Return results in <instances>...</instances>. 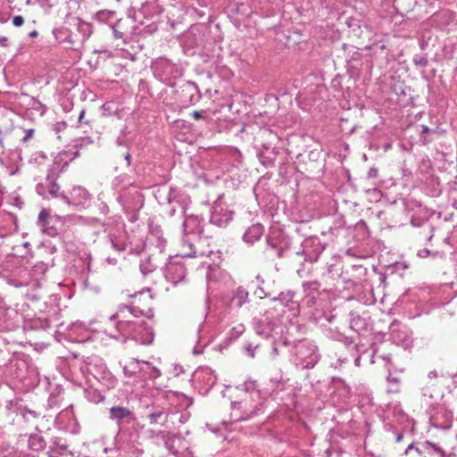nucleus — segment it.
<instances>
[{
  "label": "nucleus",
  "mask_w": 457,
  "mask_h": 457,
  "mask_svg": "<svg viewBox=\"0 0 457 457\" xmlns=\"http://www.w3.org/2000/svg\"><path fill=\"white\" fill-rule=\"evenodd\" d=\"M112 245L114 249L117 251H124L125 250V244L119 240L118 238H111Z\"/></svg>",
  "instance_id": "nucleus-32"
},
{
  "label": "nucleus",
  "mask_w": 457,
  "mask_h": 457,
  "mask_svg": "<svg viewBox=\"0 0 457 457\" xmlns=\"http://www.w3.org/2000/svg\"><path fill=\"white\" fill-rule=\"evenodd\" d=\"M283 344H284L285 345H288V341H287V340H285V341L283 342Z\"/></svg>",
  "instance_id": "nucleus-58"
},
{
  "label": "nucleus",
  "mask_w": 457,
  "mask_h": 457,
  "mask_svg": "<svg viewBox=\"0 0 457 457\" xmlns=\"http://www.w3.org/2000/svg\"><path fill=\"white\" fill-rule=\"evenodd\" d=\"M356 322H357V321H356L355 320H352V322H351L352 327H353V326L356 324Z\"/></svg>",
  "instance_id": "nucleus-56"
},
{
  "label": "nucleus",
  "mask_w": 457,
  "mask_h": 457,
  "mask_svg": "<svg viewBox=\"0 0 457 457\" xmlns=\"http://www.w3.org/2000/svg\"><path fill=\"white\" fill-rule=\"evenodd\" d=\"M249 301V292L244 287H237L231 291L227 303L230 309H239Z\"/></svg>",
  "instance_id": "nucleus-11"
},
{
  "label": "nucleus",
  "mask_w": 457,
  "mask_h": 457,
  "mask_svg": "<svg viewBox=\"0 0 457 457\" xmlns=\"http://www.w3.org/2000/svg\"><path fill=\"white\" fill-rule=\"evenodd\" d=\"M78 29H79V31L83 33V36L81 38L82 42H85L92 33L90 24L87 22H85V21H79L78 23Z\"/></svg>",
  "instance_id": "nucleus-24"
},
{
  "label": "nucleus",
  "mask_w": 457,
  "mask_h": 457,
  "mask_svg": "<svg viewBox=\"0 0 457 457\" xmlns=\"http://www.w3.org/2000/svg\"><path fill=\"white\" fill-rule=\"evenodd\" d=\"M21 413L23 418L26 420L29 419V415L32 416L35 419L38 418V413H37L35 411L24 409Z\"/></svg>",
  "instance_id": "nucleus-34"
},
{
  "label": "nucleus",
  "mask_w": 457,
  "mask_h": 457,
  "mask_svg": "<svg viewBox=\"0 0 457 457\" xmlns=\"http://www.w3.org/2000/svg\"><path fill=\"white\" fill-rule=\"evenodd\" d=\"M181 208H182V212L185 216V220L183 222L184 235L186 237H188L189 235L202 234L203 233V226H202L203 220L196 215H192V214L187 215L186 214V210H187L186 204H183L181 206Z\"/></svg>",
  "instance_id": "nucleus-9"
},
{
  "label": "nucleus",
  "mask_w": 457,
  "mask_h": 457,
  "mask_svg": "<svg viewBox=\"0 0 457 457\" xmlns=\"http://www.w3.org/2000/svg\"><path fill=\"white\" fill-rule=\"evenodd\" d=\"M71 195L77 204H82L89 198L88 192L81 187H74Z\"/></svg>",
  "instance_id": "nucleus-21"
},
{
  "label": "nucleus",
  "mask_w": 457,
  "mask_h": 457,
  "mask_svg": "<svg viewBox=\"0 0 457 457\" xmlns=\"http://www.w3.org/2000/svg\"><path fill=\"white\" fill-rule=\"evenodd\" d=\"M119 203L122 205L123 210L131 214L130 220H137V212L143 207L144 197L140 191L133 185L123 188L118 196Z\"/></svg>",
  "instance_id": "nucleus-3"
},
{
  "label": "nucleus",
  "mask_w": 457,
  "mask_h": 457,
  "mask_svg": "<svg viewBox=\"0 0 457 457\" xmlns=\"http://www.w3.org/2000/svg\"><path fill=\"white\" fill-rule=\"evenodd\" d=\"M126 314L128 315V319H134L133 316H131L130 312H127Z\"/></svg>",
  "instance_id": "nucleus-55"
},
{
  "label": "nucleus",
  "mask_w": 457,
  "mask_h": 457,
  "mask_svg": "<svg viewBox=\"0 0 457 457\" xmlns=\"http://www.w3.org/2000/svg\"><path fill=\"white\" fill-rule=\"evenodd\" d=\"M187 274V270L183 263L170 260L165 268V277L167 280L174 285L182 281Z\"/></svg>",
  "instance_id": "nucleus-10"
},
{
  "label": "nucleus",
  "mask_w": 457,
  "mask_h": 457,
  "mask_svg": "<svg viewBox=\"0 0 457 457\" xmlns=\"http://www.w3.org/2000/svg\"><path fill=\"white\" fill-rule=\"evenodd\" d=\"M174 372L176 375H179V373H182L183 372V368L179 365H175L174 366Z\"/></svg>",
  "instance_id": "nucleus-46"
},
{
  "label": "nucleus",
  "mask_w": 457,
  "mask_h": 457,
  "mask_svg": "<svg viewBox=\"0 0 457 457\" xmlns=\"http://www.w3.org/2000/svg\"><path fill=\"white\" fill-rule=\"evenodd\" d=\"M431 252L428 248L421 249L418 252V256L421 258H426L430 255Z\"/></svg>",
  "instance_id": "nucleus-37"
},
{
  "label": "nucleus",
  "mask_w": 457,
  "mask_h": 457,
  "mask_svg": "<svg viewBox=\"0 0 457 457\" xmlns=\"http://www.w3.org/2000/svg\"><path fill=\"white\" fill-rule=\"evenodd\" d=\"M57 167L55 164H53L51 168H49L48 172L46 177V180L44 182H40L37 185L36 190L37 193L43 197H54V198H62L66 203H70L69 198L64 195L62 193H60V186L56 183L57 179Z\"/></svg>",
  "instance_id": "nucleus-4"
},
{
  "label": "nucleus",
  "mask_w": 457,
  "mask_h": 457,
  "mask_svg": "<svg viewBox=\"0 0 457 457\" xmlns=\"http://www.w3.org/2000/svg\"><path fill=\"white\" fill-rule=\"evenodd\" d=\"M436 377H437V373L436 370L430 371L428 373V378H436Z\"/></svg>",
  "instance_id": "nucleus-50"
},
{
  "label": "nucleus",
  "mask_w": 457,
  "mask_h": 457,
  "mask_svg": "<svg viewBox=\"0 0 457 457\" xmlns=\"http://www.w3.org/2000/svg\"><path fill=\"white\" fill-rule=\"evenodd\" d=\"M235 418L234 420L237 421V420H245L249 417V414L247 413L245 416H237L236 414H234Z\"/></svg>",
  "instance_id": "nucleus-48"
},
{
  "label": "nucleus",
  "mask_w": 457,
  "mask_h": 457,
  "mask_svg": "<svg viewBox=\"0 0 457 457\" xmlns=\"http://www.w3.org/2000/svg\"><path fill=\"white\" fill-rule=\"evenodd\" d=\"M0 46L3 47L8 46V38L6 37H0Z\"/></svg>",
  "instance_id": "nucleus-45"
},
{
  "label": "nucleus",
  "mask_w": 457,
  "mask_h": 457,
  "mask_svg": "<svg viewBox=\"0 0 457 457\" xmlns=\"http://www.w3.org/2000/svg\"><path fill=\"white\" fill-rule=\"evenodd\" d=\"M412 452L420 457H444L445 452L437 445L429 443L410 444L406 448L404 454L409 455Z\"/></svg>",
  "instance_id": "nucleus-7"
},
{
  "label": "nucleus",
  "mask_w": 457,
  "mask_h": 457,
  "mask_svg": "<svg viewBox=\"0 0 457 457\" xmlns=\"http://www.w3.org/2000/svg\"><path fill=\"white\" fill-rule=\"evenodd\" d=\"M263 234V227L257 223L249 227L243 236V239L248 244L258 241Z\"/></svg>",
  "instance_id": "nucleus-14"
},
{
  "label": "nucleus",
  "mask_w": 457,
  "mask_h": 457,
  "mask_svg": "<svg viewBox=\"0 0 457 457\" xmlns=\"http://www.w3.org/2000/svg\"><path fill=\"white\" fill-rule=\"evenodd\" d=\"M183 91H187L188 93H191V96H190V102H192V98H193V92H197V87L195 83L193 82H187V84L184 86V88H183Z\"/></svg>",
  "instance_id": "nucleus-31"
},
{
  "label": "nucleus",
  "mask_w": 457,
  "mask_h": 457,
  "mask_svg": "<svg viewBox=\"0 0 457 457\" xmlns=\"http://www.w3.org/2000/svg\"><path fill=\"white\" fill-rule=\"evenodd\" d=\"M295 296V293L294 291L288 290L287 292H281L278 296L274 297L273 301L280 302L285 307L294 310L298 307L296 302L294 301Z\"/></svg>",
  "instance_id": "nucleus-16"
},
{
  "label": "nucleus",
  "mask_w": 457,
  "mask_h": 457,
  "mask_svg": "<svg viewBox=\"0 0 457 457\" xmlns=\"http://www.w3.org/2000/svg\"><path fill=\"white\" fill-rule=\"evenodd\" d=\"M159 436L162 437V439L164 442L165 447L170 451L173 452V443L174 438L171 435L165 433V432H160Z\"/></svg>",
  "instance_id": "nucleus-27"
},
{
  "label": "nucleus",
  "mask_w": 457,
  "mask_h": 457,
  "mask_svg": "<svg viewBox=\"0 0 457 457\" xmlns=\"http://www.w3.org/2000/svg\"><path fill=\"white\" fill-rule=\"evenodd\" d=\"M66 41H67V42H69V43H70V44H71V45H73V44H74V40H73V38L71 37V36L67 37Z\"/></svg>",
  "instance_id": "nucleus-53"
},
{
  "label": "nucleus",
  "mask_w": 457,
  "mask_h": 457,
  "mask_svg": "<svg viewBox=\"0 0 457 457\" xmlns=\"http://www.w3.org/2000/svg\"><path fill=\"white\" fill-rule=\"evenodd\" d=\"M258 347V345L253 347L251 344H249L247 346H245V350L248 353L249 356H251L252 358L254 357V349H256Z\"/></svg>",
  "instance_id": "nucleus-38"
},
{
  "label": "nucleus",
  "mask_w": 457,
  "mask_h": 457,
  "mask_svg": "<svg viewBox=\"0 0 457 457\" xmlns=\"http://www.w3.org/2000/svg\"><path fill=\"white\" fill-rule=\"evenodd\" d=\"M231 405H232L233 410H236V409L239 410L240 408L243 407V405H245V403H244V402H233L231 403Z\"/></svg>",
  "instance_id": "nucleus-44"
},
{
  "label": "nucleus",
  "mask_w": 457,
  "mask_h": 457,
  "mask_svg": "<svg viewBox=\"0 0 457 457\" xmlns=\"http://www.w3.org/2000/svg\"><path fill=\"white\" fill-rule=\"evenodd\" d=\"M29 35L30 37H36L38 35V33L37 30H33V31L29 32Z\"/></svg>",
  "instance_id": "nucleus-52"
},
{
  "label": "nucleus",
  "mask_w": 457,
  "mask_h": 457,
  "mask_svg": "<svg viewBox=\"0 0 457 457\" xmlns=\"http://www.w3.org/2000/svg\"><path fill=\"white\" fill-rule=\"evenodd\" d=\"M84 115H85V110H81L79 112V115L78 121L80 124H82V123L88 124L89 123L88 120H84Z\"/></svg>",
  "instance_id": "nucleus-41"
},
{
  "label": "nucleus",
  "mask_w": 457,
  "mask_h": 457,
  "mask_svg": "<svg viewBox=\"0 0 457 457\" xmlns=\"http://www.w3.org/2000/svg\"><path fill=\"white\" fill-rule=\"evenodd\" d=\"M278 355V350L277 346L274 344L273 345V348H272V352H271V357L275 358Z\"/></svg>",
  "instance_id": "nucleus-47"
},
{
  "label": "nucleus",
  "mask_w": 457,
  "mask_h": 457,
  "mask_svg": "<svg viewBox=\"0 0 457 457\" xmlns=\"http://www.w3.org/2000/svg\"><path fill=\"white\" fill-rule=\"evenodd\" d=\"M271 391H281L283 389V382L282 377L280 375H277L274 378H270Z\"/></svg>",
  "instance_id": "nucleus-29"
},
{
  "label": "nucleus",
  "mask_w": 457,
  "mask_h": 457,
  "mask_svg": "<svg viewBox=\"0 0 457 457\" xmlns=\"http://www.w3.org/2000/svg\"><path fill=\"white\" fill-rule=\"evenodd\" d=\"M28 445H29V447L32 451H37V452L44 450L46 445V441L43 438V436H41L37 434L30 435L29 441H28Z\"/></svg>",
  "instance_id": "nucleus-20"
},
{
  "label": "nucleus",
  "mask_w": 457,
  "mask_h": 457,
  "mask_svg": "<svg viewBox=\"0 0 457 457\" xmlns=\"http://www.w3.org/2000/svg\"><path fill=\"white\" fill-rule=\"evenodd\" d=\"M291 353L293 362L301 369H312L320 360L317 346L306 339L295 343Z\"/></svg>",
  "instance_id": "nucleus-2"
},
{
  "label": "nucleus",
  "mask_w": 457,
  "mask_h": 457,
  "mask_svg": "<svg viewBox=\"0 0 457 457\" xmlns=\"http://www.w3.org/2000/svg\"><path fill=\"white\" fill-rule=\"evenodd\" d=\"M24 23V19L22 16L21 15H17V16H14L12 18V24L15 26V27H21L22 26Z\"/></svg>",
  "instance_id": "nucleus-36"
},
{
  "label": "nucleus",
  "mask_w": 457,
  "mask_h": 457,
  "mask_svg": "<svg viewBox=\"0 0 457 457\" xmlns=\"http://www.w3.org/2000/svg\"><path fill=\"white\" fill-rule=\"evenodd\" d=\"M87 397L88 401L99 403L104 401V396L96 389H90L87 391Z\"/></svg>",
  "instance_id": "nucleus-25"
},
{
  "label": "nucleus",
  "mask_w": 457,
  "mask_h": 457,
  "mask_svg": "<svg viewBox=\"0 0 457 457\" xmlns=\"http://www.w3.org/2000/svg\"><path fill=\"white\" fill-rule=\"evenodd\" d=\"M125 160L127 161V164L129 165L131 162V155L129 154V153H127L125 154Z\"/></svg>",
  "instance_id": "nucleus-49"
},
{
  "label": "nucleus",
  "mask_w": 457,
  "mask_h": 457,
  "mask_svg": "<svg viewBox=\"0 0 457 457\" xmlns=\"http://www.w3.org/2000/svg\"><path fill=\"white\" fill-rule=\"evenodd\" d=\"M157 268V265L153 262V259L148 257L145 261L141 262L140 270L144 275H147L154 271Z\"/></svg>",
  "instance_id": "nucleus-23"
},
{
  "label": "nucleus",
  "mask_w": 457,
  "mask_h": 457,
  "mask_svg": "<svg viewBox=\"0 0 457 457\" xmlns=\"http://www.w3.org/2000/svg\"><path fill=\"white\" fill-rule=\"evenodd\" d=\"M392 381H393V382H395V383H398V381H399V380H398V378H393V379H392Z\"/></svg>",
  "instance_id": "nucleus-57"
},
{
  "label": "nucleus",
  "mask_w": 457,
  "mask_h": 457,
  "mask_svg": "<svg viewBox=\"0 0 457 457\" xmlns=\"http://www.w3.org/2000/svg\"><path fill=\"white\" fill-rule=\"evenodd\" d=\"M146 241L150 245H155L160 253L164 250L166 239L162 237V233L159 229L151 231L146 237Z\"/></svg>",
  "instance_id": "nucleus-17"
},
{
  "label": "nucleus",
  "mask_w": 457,
  "mask_h": 457,
  "mask_svg": "<svg viewBox=\"0 0 457 457\" xmlns=\"http://www.w3.org/2000/svg\"><path fill=\"white\" fill-rule=\"evenodd\" d=\"M305 295H312L318 293L320 287V283L318 280L305 281L302 285Z\"/></svg>",
  "instance_id": "nucleus-22"
},
{
  "label": "nucleus",
  "mask_w": 457,
  "mask_h": 457,
  "mask_svg": "<svg viewBox=\"0 0 457 457\" xmlns=\"http://www.w3.org/2000/svg\"><path fill=\"white\" fill-rule=\"evenodd\" d=\"M124 372L127 373L128 372V367H124Z\"/></svg>",
  "instance_id": "nucleus-59"
},
{
  "label": "nucleus",
  "mask_w": 457,
  "mask_h": 457,
  "mask_svg": "<svg viewBox=\"0 0 457 457\" xmlns=\"http://www.w3.org/2000/svg\"><path fill=\"white\" fill-rule=\"evenodd\" d=\"M21 129H0V154H4L6 150H12L18 139L26 143L30 140L35 133V129H29L22 132L24 135L21 137Z\"/></svg>",
  "instance_id": "nucleus-5"
},
{
  "label": "nucleus",
  "mask_w": 457,
  "mask_h": 457,
  "mask_svg": "<svg viewBox=\"0 0 457 457\" xmlns=\"http://www.w3.org/2000/svg\"><path fill=\"white\" fill-rule=\"evenodd\" d=\"M276 327V324L268 316H263L262 319L254 321L255 332L265 337L269 338Z\"/></svg>",
  "instance_id": "nucleus-13"
},
{
  "label": "nucleus",
  "mask_w": 457,
  "mask_h": 457,
  "mask_svg": "<svg viewBox=\"0 0 457 457\" xmlns=\"http://www.w3.org/2000/svg\"><path fill=\"white\" fill-rule=\"evenodd\" d=\"M144 315H145V311L136 306L120 307L119 311L110 317L111 320H118L115 323L117 335L112 337L122 336L141 345H151L154 342V334L153 328L141 319Z\"/></svg>",
  "instance_id": "nucleus-1"
},
{
  "label": "nucleus",
  "mask_w": 457,
  "mask_h": 457,
  "mask_svg": "<svg viewBox=\"0 0 457 457\" xmlns=\"http://www.w3.org/2000/svg\"><path fill=\"white\" fill-rule=\"evenodd\" d=\"M133 363H143L144 366L139 368V371L145 373V375H147L149 378L154 379L161 376V370L148 361L133 359L131 364Z\"/></svg>",
  "instance_id": "nucleus-15"
},
{
  "label": "nucleus",
  "mask_w": 457,
  "mask_h": 457,
  "mask_svg": "<svg viewBox=\"0 0 457 457\" xmlns=\"http://www.w3.org/2000/svg\"><path fill=\"white\" fill-rule=\"evenodd\" d=\"M403 434H398V435L396 436V441H397V442H400V441L403 439Z\"/></svg>",
  "instance_id": "nucleus-54"
},
{
  "label": "nucleus",
  "mask_w": 457,
  "mask_h": 457,
  "mask_svg": "<svg viewBox=\"0 0 457 457\" xmlns=\"http://www.w3.org/2000/svg\"><path fill=\"white\" fill-rule=\"evenodd\" d=\"M233 212L215 205L212 209L210 221L218 227H225L232 220Z\"/></svg>",
  "instance_id": "nucleus-12"
},
{
  "label": "nucleus",
  "mask_w": 457,
  "mask_h": 457,
  "mask_svg": "<svg viewBox=\"0 0 457 457\" xmlns=\"http://www.w3.org/2000/svg\"><path fill=\"white\" fill-rule=\"evenodd\" d=\"M113 36L116 39L122 38L123 33L119 31L116 28H112Z\"/></svg>",
  "instance_id": "nucleus-42"
},
{
  "label": "nucleus",
  "mask_w": 457,
  "mask_h": 457,
  "mask_svg": "<svg viewBox=\"0 0 457 457\" xmlns=\"http://www.w3.org/2000/svg\"><path fill=\"white\" fill-rule=\"evenodd\" d=\"M422 141H423L424 144H428V143H430L432 141V139L428 138L427 137H422Z\"/></svg>",
  "instance_id": "nucleus-51"
},
{
  "label": "nucleus",
  "mask_w": 457,
  "mask_h": 457,
  "mask_svg": "<svg viewBox=\"0 0 457 457\" xmlns=\"http://www.w3.org/2000/svg\"><path fill=\"white\" fill-rule=\"evenodd\" d=\"M204 113V111H195V112L192 113V116H193L195 120H199V119L203 118Z\"/></svg>",
  "instance_id": "nucleus-43"
},
{
  "label": "nucleus",
  "mask_w": 457,
  "mask_h": 457,
  "mask_svg": "<svg viewBox=\"0 0 457 457\" xmlns=\"http://www.w3.org/2000/svg\"><path fill=\"white\" fill-rule=\"evenodd\" d=\"M109 413V418L115 421L120 428L135 420L134 413L123 406H112L110 408Z\"/></svg>",
  "instance_id": "nucleus-8"
},
{
  "label": "nucleus",
  "mask_w": 457,
  "mask_h": 457,
  "mask_svg": "<svg viewBox=\"0 0 457 457\" xmlns=\"http://www.w3.org/2000/svg\"><path fill=\"white\" fill-rule=\"evenodd\" d=\"M324 249L325 246L321 244L319 237H310L303 241L301 249L296 251L295 254L303 256V262H313L319 259Z\"/></svg>",
  "instance_id": "nucleus-6"
},
{
  "label": "nucleus",
  "mask_w": 457,
  "mask_h": 457,
  "mask_svg": "<svg viewBox=\"0 0 457 457\" xmlns=\"http://www.w3.org/2000/svg\"><path fill=\"white\" fill-rule=\"evenodd\" d=\"M436 129H429L427 125H421V133L422 134H429V133H436Z\"/></svg>",
  "instance_id": "nucleus-40"
},
{
  "label": "nucleus",
  "mask_w": 457,
  "mask_h": 457,
  "mask_svg": "<svg viewBox=\"0 0 457 457\" xmlns=\"http://www.w3.org/2000/svg\"><path fill=\"white\" fill-rule=\"evenodd\" d=\"M304 301V303L307 305V307L312 308L316 305L317 298L314 295H305Z\"/></svg>",
  "instance_id": "nucleus-33"
},
{
  "label": "nucleus",
  "mask_w": 457,
  "mask_h": 457,
  "mask_svg": "<svg viewBox=\"0 0 457 457\" xmlns=\"http://www.w3.org/2000/svg\"><path fill=\"white\" fill-rule=\"evenodd\" d=\"M50 213L46 210H42L38 214V223L42 227L43 230L53 236L56 234V230L49 226L50 224Z\"/></svg>",
  "instance_id": "nucleus-18"
},
{
  "label": "nucleus",
  "mask_w": 457,
  "mask_h": 457,
  "mask_svg": "<svg viewBox=\"0 0 457 457\" xmlns=\"http://www.w3.org/2000/svg\"><path fill=\"white\" fill-rule=\"evenodd\" d=\"M183 243H184V246L187 245V246H188V249H189V251H187V252H184V253H182V255H183L184 257H191V258H192V257H194V258H195V257H197V256L199 255V254L197 253L196 250H195V249H194V245H193V244H191V243L189 242V239L184 238V239H183Z\"/></svg>",
  "instance_id": "nucleus-28"
},
{
  "label": "nucleus",
  "mask_w": 457,
  "mask_h": 457,
  "mask_svg": "<svg viewBox=\"0 0 457 457\" xmlns=\"http://www.w3.org/2000/svg\"><path fill=\"white\" fill-rule=\"evenodd\" d=\"M242 389L248 393H256L260 394V390L258 389V385L256 380H247L242 385Z\"/></svg>",
  "instance_id": "nucleus-26"
},
{
  "label": "nucleus",
  "mask_w": 457,
  "mask_h": 457,
  "mask_svg": "<svg viewBox=\"0 0 457 457\" xmlns=\"http://www.w3.org/2000/svg\"><path fill=\"white\" fill-rule=\"evenodd\" d=\"M378 170L376 168H370L368 171V178L373 179L378 177Z\"/></svg>",
  "instance_id": "nucleus-39"
},
{
  "label": "nucleus",
  "mask_w": 457,
  "mask_h": 457,
  "mask_svg": "<svg viewBox=\"0 0 457 457\" xmlns=\"http://www.w3.org/2000/svg\"><path fill=\"white\" fill-rule=\"evenodd\" d=\"M54 444L58 447L60 448L61 450H67L68 448V445H66L65 442L62 441V438L60 437H56L54 441Z\"/></svg>",
  "instance_id": "nucleus-35"
},
{
  "label": "nucleus",
  "mask_w": 457,
  "mask_h": 457,
  "mask_svg": "<svg viewBox=\"0 0 457 457\" xmlns=\"http://www.w3.org/2000/svg\"><path fill=\"white\" fill-rule=\"evenodd\" d=\"M413 63L418 67H426L428 65V59L425 55L416 54L412 59Z\"/></svg>",
  "instance_id": "nucleus-30"
},
{
  "label": "nucleus",
  "mask_w": 457,
  "mask_h": 457,
  "mask_svg": "<svg viewBox=\"0 0 457 457\" xmlns=\"http://www.w3.org/2000/svg\"><path fill=\"white\" fill-rule=\"evenodd\" d=\"M169 413L168 411L162 410H156L147 415L149 422L151 424H165L168 421Z\"/></svg>",
  "instance_id": "nucleus-19"
}]
</instances>
